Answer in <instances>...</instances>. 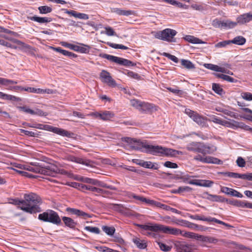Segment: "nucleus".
<instances>
[{
  "label": "nucleus",
  "instance_id": "obj_1",
  "mask_svg": "<svg viewBox=\"0 0 252 252\" xmlns=\"http://www.w3.org/2000/svg\"><path fill=\"white\" fill-rule=\"evenodd\" d=\"M11 203L17 205L19 208L30 214H35L41 212L40 206L42 203L41 198L37 194L30 192L24 195V199H11Z\"/></svg>",
  "mask_w": 252,
  "mask_h": 252
},
{
  "label": "nucleus",
  "instance_id": "obj_2",
  "mask_svg": "<svg viewBox=\"0 0 252 252\" xmlns=\"http://www.w3.org/2000/svg\"><path fill=\"white\" fill-rule=\"evenodd\" d=\"M137 226L141 229V233L143 235L152 238H157L158 237L157 232L159 231L173 235L182 234V231L179 229L162 224L148 223L146 224H137Z\"/></svg>",
  "mask_w": 252,
  "mask_h": 252
},
{
  "label": "nucleus",
  "instance_id": "obj_3",
  "mask_svg": "<svg viewBox=\"0 0 252 252\" xmlns=\"http://www.w3.org/2000/svg\"><path fill=\"white\" fill-rule=\"evenodd\" d=\"M13 166L16 168L27 170L36 173L54 177L57 173V168L54 165H50L44 166L37 163H31L30 165H26L15 163Z\"/></svg>",
  "mask_w": 252,
  "mask_h": 252
},
{
  "label": "nucleus",
  "instance_id": "obj_4",
  "mask_svg": "<svg viewBox=\"0 0 252 252\" xmlns=\"http://www.w3.org/2000/svg\"><path fill=\"white\" fill-rule=\"evenodd\" d=\"M186 149L189 151L201 153L204 155L212 154L216 151V148L212 145L198 142H192L188 144Z\"/></svg>",
  "mask_w": 252,
  "mask_h": 252
},
{
  "label": "nucleus",
  "instance_id": "obj_5",
  "mask_svg": "<svg viewBox=\"0 0 252 252\" xmlns=\"http://www.w3.org/2000/svg\"><path fill=\"white\" fill-rule=\"evenodd\" d=\"M142 147L145 148L148 153L153 155L175 156L178 151L170 148L163 147L160 146H153L140 143Z\"/></svg>",
  "mask_w": 252,
  "mask_h": 252
},
{
  "label": "nucleus",
  "instance_id": "obj_6",
  "mask_svg": "<svg viewBox=\"0 0 252 252\" xmlns=\"http://www.w3.org/2000/svg\"><path fill=\"white\" fill-rule=\"evenodd\" d=\"M130 105L139 110L141 113H152L158 110V107L155 104L147 102L134 99L130 100Z\"/></svg>",
  "mask_w": 252,
  "mask_h": 252
},
{
  "label": "nucleus",
  "instance_id": "obj_7",
  "mask_svg": "<svg viewBox=\"0 0 252 252\" xmlns=\"http://www.w3.org/2000/svg\"><path fill=\"white\" fill-rule=\"evenodd\" d=\"M38 218L43 221L56 224H60L61 222V220L58 213L52 210H48L46 212L40 214Z\"/></svg>",
  "mask_w": 252,
  "mask_h": 252
},
{
  "label": "nucleus",
  "instance_id": "obj_8",
  "mask_svg": "<svg viewBox=\"0 0 252 252\" xmlns=\"http://www.w3.org/2000/svg\"><path fill=\"white\" fill-rule=\"evenodd\" d=\"M177 33V32L174 30L166 29L162 31L157 32L155 36L156 38L168 42H175L174 36L176 35Z\"/></svg>",
  "mask_w": 252,
  "mask_h": 252
},
{
  "label": "nucleus",
  "instance_id": "obj_9",
  "mask_svg": "<svg viewBox=\"0 0 252 252\" xmlns=\"http://www.w3.org/2000/svg\"><path fill=\"white\" fill-rule=\"evenodd\" d=\"M99 56L102 58L106 59L111 62L116 63L119 65L126 66H129L132 65V62L122 58L104 53L100 54Z\"/></svg>",
  "mask_w": 252,
  "mask_h": 252
},
{
  "label": "nucleus",
  "instance_id": "obj_10",
  "mask_svg": "<svg viewBox=\"0 0 252 252\" xmlns=\"http://www.w3.org/2000/svg\"><path fill=\"white\" fill-rule=\"evenodd\" d=\"M61 44L66 48L73 50L75 51L79 52L81 53H86L89 52L90 47L86 45L82 44L84 47H81L78 45L72 44L68 42L63 41L61 42Z\"/></svg>",
  "mask_w": 252,
  "mask_h": 252
},
{
  "label": "nucleus",
  "instance_id": "obj_11",
  "mask_svg": "<svg viewBox=\"0 0 252 252\" xmlns=\"http://www.w3.org/2000/svg\"><path fill=\"white\" fill-rule=\"evenodd\" d=\"M78 180L81 181L84 183L92 184L93 185L101 186L103 188L109 189L112 190H115L116 189V188L114 187H113L112 186H108L106 184H103L102 185H101V182H99V181L95 179L89 178L88 177H81L78 179Z\"/></svg>",
  "mask_w": 252,
  "mask_h": 252
},
{
  "label": "nucleus",
  "instance_id": "obj_12",
  "mask_svg": "<svg viewBox=\"0 0 252 252\" xmlns=\"http://www.w3.org/2000/svg\"><path fill=\"white\" fill-rule=\"evenodd\" d=\"M194 159L204 163H214L217 164H220L222 162V161L217 158L212 157H204L200 155L195 156L194 157Z\"/></svg>",
  "mask_w": 252,
  "mask_h": 252
},
{
  "label": "nucleus",
  "instance_id": "obj_13",
  "mask_svg": "<svg viewBox=\"0 0 252 252\" xmlns=\"http://www.w3.org/2000/svg\"><path fill=\"white\" fill-rule=\"evenodd\" d=\"M100 78L102 82L107 84L109 86H115V81L112 78L110 74L107 71L103 70L100 74Z\"/></svg>",
  "mask_w": 252,
  "mask_h": 252
},
{
  "label": "nucleus",
  "instance_id": "obj_14",
  "mask_svg": "<svg viewBox=\"0 0 252 252\" xmlns=\"http://www.w3.org/2000/svg\"><path fill=\"white\" fill-rule=\"evenodd\" d=\"M224 176L235 179L240 178L243 180L251 181L252 173L247 174H240L231 172H226L222 173Z\"/></svg>",
  "mask_w": 252,
  "mask_h": 252
},
{
  "label": "nucleus",
  "instance_id": "obj_15",
  "mask_svg": "<svg viewBox=\"0 0 252 252\" xmlns=\"http://www.w3.org/2000/svg\"><path fill=\"white\" fill-rule=\"evenodd\" d=\"M177 252H192V245L185 242H178L175 244Z\"/></svg>",
  "mask_w": 252,
  "mask_h": 252
},
{
  "label": "nucleus",
  "instance_id": "obj_16",
  "mask_svg": "<svg viewBox=\"0 0 252 252\" xmlns=\"http://www.w3.org/2000/svg\"><path fill=\"white\" fill-rule=\"evenodd\" d=\"M66 211L68 213L75 215L77 216L82 217L84 219L92 217V216L90 214L86 213L80 210L75 208L67 207L66 208Z\"/></svg>",
  "mask_w": 252,
  "mask_h": 252
},
{
  "label": "nucleus",
  "instance_id": "obj_17",
  "mask_svg": "<svg viewBox=\"0 0 252 252\" xmlns=\"http://www.w3.org/2000/svg\"><path fill=\"white\" fill-rule=\"evenodd\" d=\"M189 184L194 185L203 187H211L214 184V182L208 180L194 179L190 181Z\"/></svg>",
  "mask_w": 252,
  "mask_h": 252
},
{
  "label": "nucleus",
  "instance_id": "obj_18",
  "mask_svg": "<svg viewBox=\"0 0 252 252\" xmlns=\"http://www.w3.org/2000/svg\"><path fill=\"white\" fill-rule=\"evenodd\" d=\"M237 24L243 25L252 21V14L246 13L241 14L237 18Z\"/></svg>",
  "mask_w": 252,
  "mask_h": 252
},
{
  "label": "nucleus",
  "instance_id": "obj_19",
  "mask_svg": "<svg viewBox=\"0 0 252 252\" xmlns=\"http://www.w3.org/2000/svg\"><path fill=\"white\" fill-rule=\"evenodd\" d=\"M65 13L70 16H73L76 18L80 19L88 20L89 18L88 15L83 13H80L75 10H66Z\"/></svg>",
  "mask_w": 252,
  "mask_h": 252
},
{
  "label": "nucleus",
  "instance_id": "obj_20",
  "mask_svg": "<svg viewBox=\"0 0 252 252\" xmlns=\"http://www.w3.org/2000/svg\"><path fill=\"white\" fill-rule=\"evenodd\" d=\"M229 121L223 120L222 121L221 126L229 127L234 129L238 128V127H240L241 124L240 122L236 121L234 120H229Z\"/></svg>",
  "mask_w": 252,
  "mask_h": 252
},
{
  "label": "nucleus",
  "instance_id": "obj_21",
  "mask_svg": "<svg viewBox=\"0 0 252 252\" xmlns=\"http://www.w3.org/2000/svg\"><path fill=\"white\" fill-rule=\"evenodd\" d=\"M229 121L223 120L222 121L221 126L229 127L234 129L238 128V127H240L241 124L240 122L236 121L234 120H229Z\"/></svg>",
  "mask_w": 252,
  "mask_h": 252
},
{
  "label": "nucleus",
  "instance_id": "obj_22",
  "mask_svg": "<svg viewBox=\"0 0 252 252\" xmlns=\"http://www.w3.org/2000/svg\"><path fill=\"white\" fill-rule=\"evenodd\" d=\"M51 48L57 52L60 53L62 54L64 56L68 57L70 59L75 58L77 57V55H76L75 54H74L72 52L62 49L61 47H51Z\"/></svg>",
  "mask_w": 252,
  "mask_h": 252
},
{
  "label": "nucleus",
  "instance_id": "obj_23",
  "mask_svg": "<svg viewBox=\"0 0 252 252\" xmlns=\"http://www.w3.org/2000/svg\"><path fill=\"white\" fill-rule=\"evenodd\" d=\"M28 19L32 21L37 22L39 23H49L52 21V18L51 17H40L37 16L29 17H28Z\"/></svg>",
  "mask_w": 252,
  "mask_h": 252
},
{
  "label": "nucleus",
  "instance_id": "obj_24",
  "mask_svg": "<svg viewBox=\"0 0 252 252\" xmlns=\"http://www.w3.org/2000/svg\"><path fill=\"white\" fill-rule=\"evenodd\" d=\"M132 241L139 249H144L147 248V245L145 240H141L138 237H135L133 239Z\"/></svg>",
  "mask_w": 252,
  "mask_h": 252
},
{
  "label": "nucleus",
  "instance_id": "obj_25",
  "mask_svg": "<svg viewBox=\"0 0 252 252\" xmlns=\"http://www.w3.org/2000/svg\"><path fill=\"white\" fill-rule=\"evenodd\" d=\"M62 220L66 226L71 228H75L77 224L73 219L69 217H63Z\"/></svg>",
  "mask_w": 252,
  "mask_h": 252
},
{
  "label": "nucleus",
  "instance_id": "obj_26",
  "mask_svg": "<svg viewBox=\"0 0 252 252\" xmlns=\"http://www.w3.org/2000/svg\"><path fill=\"white\" fill-rule=\"evenodd\" d=\"M66 159L72 162H74L77 163H80L82 164L87 165V163L86 161H85L83 158L76 157L72 155H68L66 157Z\"/></svg>",
  "mask_w": 252,
  "mask_h": 252
},
{
  "label": "nucleus",
  "instance_id": "obj_27",
  "mask_svg": "<svg viewBox=\"0 0 252 252\" xmlns=\"http://www.w3.org/2000/svg\"><path fill=\"white\" fill-rule=\"evenodd\" d=\"M206 194L208 195L206 198L210 201L220 202H223L225 201L224 198L221 196L211 194L208 193H206Z\"/></svg>",
  "mask_w": 252,
  "mask_h": 252
},
{
  "label": "nucleus",
  "instance_id": "obj_28",
  "mask_svg": "<svg viewBox=\"0 0 252 252\" xmlns=\"http://www.w3.org/2000/svg\"><path fill=\"white\" fill-rule=\"evenodd\" d=\"M54 133L63 136L70 137L73 134L72 133L62 128L55 127Z\"/></svg>",
  "mask_w": 252,
  "mask_h": 252
},
{
  "label": "nucleus",
  "instance_id": "obj_29",
  "mask_svg": "<svg viewBox=\"0 0 252 252\" xmlns=\"http://www.w3.org/2000/svg\"><path fill=\"white\" fill-rule=\"evenodd\" d=\"M192 119L199 125L203 126L206 123V118L200 115L197 113Z\"/></svg>",
  "mask_w": 252,
  "mask_h": 252
},
{
  "label": "nucleus",
  "instance_id": "obj_30",
  "mask_svg": "<svg viewBox=\"0 0 252 252\" xmlns=\"http://www.w3.org/2000/svg\"><path fill=\"white\" fill-rule=\"evenodd\" d=\"M115 116L113 112L109 111H104L101 112V120L103 121H110Z\"/></svg>",
  "mask_w": 252,
  "mask_h": 252
},
{
  "label": "nucleus",
  "instance_id": "obj_31",
  "mask_svg": "<svg viewBox=\"0 0 252 252\" xmlns=\"http://www.w3.org/2000/svg\"><path fill=\"white\" fill-rule=\"evenodd\" d=\"M181 64L184 68L189 70L195 68L194 64L191 61L188 60L182 59Z\"/></svg>",
  "mask_w": 252,
  "mask_h": 252
},
{
  "label": "nucleus",
  "instance_id": "obj_32",
  "mask_svg": "<svg viewBox=\"0 0 252 252\" xmlns=\"http://www.w3.org/2000/svg\"><path fill=\"white\" fill-rule=\"evenodd\" d=\"M215 76L219 78L222 79L223 80L226 81L228 82L235 83L237 82V80L234 78L225 74L216 73Z\"/></svg>",
  "mask_w": 252,
  "mask_h": 252
},
{
  "label": "nucleus",
  "instance_id": "obj_33",
  "mask_svg": "<svg viewBox=\"0 0 252 252\" xmlns=\"http://www.w3.org/2000/svg\"><path fill=\"white\" fill-rule=\"evenodd\" d=\"M237 25V22H233L230 20H226L225 21H222V28L229 29L234 28Z\"/></svg>",
  "mask_w": 252,
  "mask_h": 252
},
{
  "label": "nucleus",
  "instance_id": "obj_34",
  "mask_svg": "<svg viewBox=\"0 0 252 252\" xmlns=\"http://www.w3.org/2000/svg\"><path fill=\"white\" fill-rule=\"evenodd\" d=\"M230 43L242 45L246 43V39L242 36H238L234 38L232 40H230Z\"/></svg>",
  "mask_w": 252,
  "mask_h": 252
},
{
  "label": "nucleus",
  "instance_id": "obj_35",
  "mask_svg": "<svg viewBox=\"0 0 252 252\" xmlns=\"http://www.w3.org/2000/svg\"><path fill=\"white\" fill-rule=\"evenodd\" d=\"M184 39L186 40L189 41V42L193 44H201L203 43V42L201 40H200V39L190 35H186L184 37Z\"/></svg>",
  "mask_w": 252,
  "mask_h": 252
},
{
  "label": "nucleus",
  "instance_id": "obj_36",
  "mask_svg": "<svg viewBox=\"0 0 252 252\" xmlns=\"http://www.w3.org/2000/svg\"><path fill=\"white\" fill-rule=\"evenodd\" d=\"M212 90L217 94L220 95H223L225 94V92L221 86L216 83H213L212 84Z\"/></svg>",
  "mask_w": 252,
  "mask_h": 252
},
{
  "label": "nucleus",
  "instance_id": "obj_37",
  "mask_svg": "<svg viewBox=\"0 0 252 252\" xmlns=\"http://www.w3.org/2000/svg\"><path fill=\"white\" fill-rule=\"evenodd\" d=\"M114 11L119 15L127 16L132 15L133 13V11L131 10H125L118 8H115Z\"/></svg>",
  "mask_w": 252,
  "mask_h": 252
},
{
  "label": "nucleus",
  "instance_id": "obj_38",
  "mask_svg": "<svg viewBox=\"0 0 252 252\" xmlns=\"http://www.w3.org/2000/svg\"><path fill=\"white\" fill-rule=\"evenodd\" d=\"M235 205L238 207L252 209V203L244 201H237Z\"/></svg>",
  "mask_w": 252,
  "mask_h": 252
},
{
  "label": "nucleus",
  "instance_id": "obj_39",
  "mask_svg": "<svg viewBox=\"0 0 252 252\" xmlns=\"http://www.w3.org/2000/svg\"><path fill=\"white\" fill-rule=\"evenodd\" d=\"M199 240L203 242H208L209 243H216L218 242V240L216 238L209 236H204L200 235H199Z\"/></svg>",
  "mask_w": 252,
  "mask_h": 252
},
{
  "label": "nucleus",
  "instance_id": "obj_40",
  "mask_svg": "<svg viewBox=\"0 0 252 252\" xmlns=\"http://www.w3.org/2000/svg\"><path fill=\"white\" fill-rule=\"evenodd\" d=\"M16 84H17V81H15L12 80L7 79L4 78L0 77V85L5 86H8L9 85Z\"/></svg>",
  "mask_w": 252,
  "mask_h": 252
},
{
  "label": "nucleus",
  "instance_id": "obj_41",
  "mask_svg": "<svg viewBox=\"0 0 252 252\" xmlns=\"http://www.w3.org/2000/svg\"><path fill=\"white\" fill-rule=\"evenodd\" d=\"M0 98L13 101H18L19 100V98L15 96L5 94L1 92H0Z\"/></svg>",
  "mask_w": 252,
  "mask_h": 252
},
{
  "label": "nucleus",
  "instance_id": "obj_42",
  "mask_svg": "<svg viewBox=\"0 0 252 252\" xmlns=\"http://www.w3.org/2000/svg\"><path fill=\"white\" fill-rule=\"evenodd\" d=\"M102 230L105 232L108 235L112 236L115 232V228L114 227H110L103 225L102 226Z\"/></svg>",
  "mask_w": 252,
  "mask_h": 252
},
{
  "label": "nucleus",
  "instance_id": "obj_43",
  "mask_svg": "<svg viewBox=\"0 0 252 252\" xmlns=\"http://www.w3.org/2000/svg\"><path fill=\"white\" fill-rule=\"evenodd\" d=\"M38 9L40 14H45L50 13L52 11V8L48 6H41L38 7Z\"/></svg>",
  "mask_w": 252,
  "mask_h": 252
},
{
  "label": "nucleus",
  "instance_id": "obj_44",
  "mask_svg": "<svg viewBox=\"0 0 252 252\" xmlns=\"http://www.w3.org/2000/svg\"><path fill=\"white\" fill-rule=\"evenodd\" d=\"M183 236L189 238H194L196 240H199V235L196 233L190 232H185L184 233H182Z\"/></svg>",
  "mask_w": 252,
  "mask_h": 252
},
{
  "label": "nucleus",
  "instance_id": "obj_45",
  "mask_svg": "<svg viewBox=\"0 0 252 252\" xmlns=\"http://www.w3.org/2000/svg\"><path fill=\"white\" fill-rule=\"evenodd\" d=\"M157 244L160 250L164 252H169L171 250V247L161 242H157Z\"/></svg>",
  "mask_w": 252,
  "mask_h": 252
},
{
  "label": "nucleus",
  "instance_id": "obj_46",
  "mask_svg": "<svg viewBox=\"0 0 252 252\" xmlns=\"http://www.w3.org/2000/svg\"><path fill=\"white\" fill-rule=\"evenodd\" d=\"M142 167L149 169H158V167L153 163L151 161H144V163L142 165Z\"/></svg>",
  "mask_w": 252,
  "mask_h": 252
},
{
  "label": "nucleus",
  "instance_id": "obj_47",
  "mask_svg": "<svg viewBox=\"0 0 252 252\" xmlns=\"http://www.w3.org/2000/svg\"><path fill=\"white\" fill-rule=\"evenodd\" d=\"M107 44L111 47L114 49H121L123 50H127L128 47L122 44H118L113 43H108Z\"/></svg>",
  "mask_w": 252,
  "mask_h": 252
},
{
  "label": "nucleus",
  "instance_id": "obj_48",
  "mask_svg": "<svg viewBox=\"0 0 252 252\" xmlns=\"http://www.w3.org/2000/svg\"><path fill=\"white\" fill-rule=\"evenodd\" d=\"M21 132L25 135L31 137H36L38 135L37 131H29L25 129H21Z\"/></svg>",
  "mask_w": 252,
  "mask_h": 252
},
{
  "label": "nucleus",
  "instance_id": "obj_49",
  "mask_svg": "<svg viewBox=\"0 0 252 252\" xmlns=\"http://www.w3.org/2000/svg\"><path fill=\"white\" fill-rule=\"evenodd\" d=\"M222 113L224 114L230 116V117L234 118H237L238 115L234 113V112H232L230 111V110L227 109L225 108L224 110H223Z\"/></svg>",
  "mask_w": 252,
  "mask_h": 252
},
{
  "label": "nucleus",
  "instance_id": "obj_50",
  "mask_svg": "<svg viewBox=\"0 0 252 252\" xmlns=\"http://www.w3.org/2000/svg\"><path fill=\"white\" fill-rule=\"evenodd\" d=\"M85 229L95 234H99L100 232L99 229L96 227L87 226L85 227Z\"/></svg>",
  "mask_w": 252,
  "mask_h": 252
},
{
  "label": "nucleus",
  "instance_id": "obj_51",
  "mask_svg": "<svg viewBox=\"0 0 252 252\" xmlns=\"http://www.w3.org/2000/svg\"><path fill=\"white\" fill-rule=\"evenodd\" d=\"M162 55L164 57L168 58L169 59L171 60V61H172L173 62H174L175 63H177L179 62L178 58L174 55H171L169 53H165V52L163 53Z\"/></svg>",
  "mask_w": 252,
  "mask_h": 252
},
{
  "label": "nucleus",
  "instance_id": "obj_52",
  "mask_svg": "<svg viewBox=\"0 0 252 252\" xmlns=\"http://www.w3.org/2000/svg\"><path fill=\"white\" fill-rule=\"evenodd\" d=\"M223 66H219L218 72L225 73L228 69L231 68V65L228 63H224Z\"/></svg>",
  "mask_w": 252,
  "mask_h": 252
},
{
  "label": "nucleus",
  "instance_id": "obj_53",
  "mask_svg": "<svg viewBox=\"0 0 252 252\" xmlns=\"http://www.w3.org/2000/svg\"><path fill=\"white\" fill-rule=\"evenodd\" d=\"M242 97L246 100L251 101L252 100V94L249 92H243L241 94Z\"/></svg>",
  "mask_w": 252,
  "mask_h": 252
},
{
  "label": "nucleus",
  "instance_id": "obj_54",
  "mask_svg": "<svg viewBox=\"0 0 252 252\" xmlns=\"http://www.w3.org/2000/svg\"><path fill=\"white\" fill-rule=\"evenodd\" d=\"M18 108L20 111H23L26 113L30 114L31 115H32V114H33V110L31 109L26 106H20L18 107Z\"/></svg>",
  "mask_w": 252,
  "mask_h": 252
},
{
  "label": "nucleus",
  "instance_id": "obj_55",
  "mask_svg": "<svg viewBox=\"0 0 252 252\" xmlns=\"http://www.w3.org/2000/svg\"><path fill=\"white\" fill-rule=\"evenodd\" d=\"M237 165L240 167H244L245 166L246 162L244 158L242 157H238L236 160Z\"/></svg>",
  "mask_w": 252,
  "mask_h": 252
},
{
  "label": "nucleus",
  "instance_id": "obj_56",
  "mask_svg": "<svg viewBox=\"0 0 252 252\" xmlns=\"http://www.w3.org/2000/svg\"><path fill=\"white\" fill-rule=\"evenodd\" d=\"M105 33L108 36H113L116 35L114 30L110 27H105Z\"/></svg>",
  "mask_w": 252,
  "mask_h": 252
},
{
  "label": "nucleus",
  "instance_id": "obj_57",
  "mask_svg": "<svg viewBox=\"0 0 252 252\" xmlns=\"http://www.w3.org/2000/svg\"><path fill=\"white\" fill-rule=\"evenodd\" d=\"M195 219L196 220H203V221H208V222H213V219H214V218H212V217L206 218L204 217H200L199 216H195Z\"/></svg>",
  "mask_w": 252,
  "mask_h": 252
},
{
  "label": "nucleus",
  "instance_id": "obj_58",
  "mask_svg": "<svg viewBox=\"0 0 252 252\" xmlns=\"http://www.w3.org/2000/svg\"><path fill=\"white\" fill-rule=\"evenodd\" d=\"M230 43V40H225L218 42L215 45V47L217 48H221L226 46V45Z\"/></svg>",
  "mask_w": 252,
  "mask_h": 252
},
{
  "label": "nucleus",
  "instance_id": "obj_59",
  "mask_svg": "<svg viewBox=\"0 0 252 252\" xmlns=\"http://www.w3.org/2000/svg\"><path fill=\"white\" fill-rule=\"evenodd\" d=\"M229 195L239 198H242L243 197V195L242 193L233 189H231Z\"/></svg>",
  "mask_w": 252,
  "mask_h": 252
},
{
  "label": "nucleus",
  "instance_id": "obj_60",
  "mask_svg": "<svg viewBox=\"0 0 252 252\" xmlns=\"http://www.w3.org/2000/svg\"><path fill=\"white\" fill-rule=\"evenodd\" d=\"M205 66L211 70L217 71H218L219 66L217 65L213 64L211 63H207L205 65Z\"/></svg>",
  "mask_w": 252,
  "mask_h": 252
},
{
  "label": "nucleus",
  "instance_id": "obj_61",
  "mask_svg": "<svg viewBox=\"0 0 252 252\" xmlns=\"http://www.w3.org/2000/svg\"><path fill=\"white\" fill-rule=\"evenodd\" d=\"M164 166L170 168H176L178 167V165L176 163H173L169 161L165 162Z\"/></svg>",
  "mask_w": 252,
  "mask_h": 252
},
{
  "label": "nucleus",
  "instance_id": "obj_62",
  "mask_svg": "<svg viewBox=\"0 0 252 252\" xmlns=\"http://www.w3.org/2000/svg\"><path fill=\"white\" fill-rule=\"evenodd\" d=\"M192 190V189L188 186L180 187L178 188V191L181 193L184 192H190Z\"/></svg>",
  "mask_w": 252,
  "mask_h": 252
},
{
  "label": "nucleus",
  "instance_id": "obj_63",
  "mask_svg": "<svg viewBox=\"0 0 252 252\" xmlns=\"http://www.w3.org/2000/svg\"><path fill=\"white\" fill-rule=\"evenodd\" d=\"M212 25L216 28H222V21H220L218 19H216L213 20Z\"/></svg>",
  "mask_w": 252,
  "mask_h": 252
},
{
  "label": "nucleus",
  "instance_id": "obj_64",
  "mask_svg": "<svg viewBox=\"0 0 252 252\" xmlns=\"http://www.w3.org/2000/svg\"><path fill=\"white\" fill-rule=\"evenodd\" d=\"M211 119V121L213 123L221 125L223 121L221 119L216 116H213Z\"/></svg>",
  "mask_w": 252,
  "mask_h": 252
}]
</instances>
